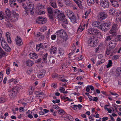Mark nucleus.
<instances>
[{
    "instance_id": "f257e3e1",
    "label": "nucleus",
    "mask_w": 121,
    "mask_h": 121,
    "mask_svg": "<svg viewBox=\"0 0 121 121\" xmlns=\"http://www.w3.org/2000/svg\"><path fill=\"white\" fill-rule=\"evenodd\" d=\"M97 40L95 37H90L88 39L87 43L89 46L95 47L97 44Z\"/></svg>"
},
{
    "instance_id": "f03ea898",
    "label": "nucleus",
    "mask_w": 121,
    "mask_h": 121,
    "mask_svg": "<svg viewBox=\"0 0 121 121\" xmlns=\"http://www.w3.org/2000/svg\"><path fill=\"white\" fill-rule=\"evenodd\" d=\"M111 25V23L110 22L101 24L100 29L103 31H106L109 29Z\"/></svg>"
},
{
    "instance_id": "7ed1b4c3",
    "label": "nucleus",
    "mask_w": 121,
    "mask_h": 121,
    "mask_svg": "<svg viewBox=\"0 0 121 121\" xmlns=\"http://www.w3.org/2000/svg\"><path fill=\"white\" fill-rule=\"evenodd\" d=\"M56 17L59 19H60V20L64 23L65 24L68 23L67 20L65 18V17L63 13L60 12L57 16Z\"/></svg>"
},
{
    "instance_id": "20e7f679",
    "label": "nucleus",
    "mask_w": 121,
    "mask_h": 121,
    "mask_svg": "<svg viewBox=\"0 0 121 121\" xmlns=\"http://www.w3.org/2000/svg\"><path fill=\"white\" fill-rule=\"evenodd\" d=\"M28 6L27 12H30L31 15H32L34 11V5L33 4L31 3H29L27 4Z\"/></svg>"
},
{
    "instance_id": "39448f33",
    "label": "nucleus",
    "mask_w": 121,
    "mask_h": 121,
    "mask_svg": "<svg viewBox=\"0 0 121 121\" xmlns=\"http://www.w3.org/2000/svg\"><path fill=\"white\" fill-rule=\"evenodd\" d=\"M58 37H64L66 35V32L63 29H61L57 31L56 33Z\"/></svg>"
},
{
    "instance_id": "423d86ee",
    "label": "nucleus",
    "mask_w": 121,
    "mask_h": 121,
    "mask_svg": "<svg viewBox=\"0 0 121 121\" xmlns=\"http://www.w3.org/2000/svg\"><path fill=\"white\" fill-rule=\"evenodd\" d=\"M107 16V14L105 12H101L98 16V18L99 20L102 21L106 18Z\"/></svg>"
},
{
    "instance_id": "0eeeda50",
    "label": "nucleus",
    "mask_w": 121,
    "mask_h": 121,
    "mask_svg": "<svg viewBox=\"0 0 121 121\" xmlns=\"http://www.w3.org/2000/svg\"><path fill=\"white\" fill-rule=\"evenodd\" d=\"M16 89V87H14L11 90H8V92L9 93V96L11 99H13L15 97L16 95L15 91Z\"/></svg>"
},
{
    "instance_id": "6e6552de",
    "label": "nucleus",
    "mask_w": 121,
    "mask_h": 121,
    "mask_svg": "<svg viewBox=\"0 0 121 121\" xmlns=\"http://www.w3.org/2000/svg\"><path fill=\"white\" fill-rule=\"evenodd\" d=\"M68 17L73 23H74L76 22V18L74 13L73 12Z\"/></svg>"
},
{
    "instance_id": "1a4fd4ad",
    "label": "nucleus",
    "mask_w": 121,
    "mask_h": 121,
    "mask_svg": "<svg viewBox=\"0 0 121 121\" xmlns=\"http://www.w3.org/2000/svg\"><path fill=\"white\" fill-rule=\"evenodd\" d=\"M117 45V43L115 40H111L109 43V46L111 49L114 48Z\"/></svg>"
},
{
    "instance_id": "9d476101",
    "label": "nucleus",
    "mask_w": 121,
    "mask_h": 121,
    "mask_svg": "<svg viewBox=\"0 0 121 121\" xmlns=\"http://www.w3.org/2000/svg\"><path fill=\"white\" fill-rule=\"evenodd\" d=\"M117 28V26L116 25L113 26L109 32V33L112 35H115L116 34V30Z\"/></svg>"
},
{
    "instance_id": "9b49d317",
    "label": "nucleus",
    "mask_w": 121,
    "mask_h": 121,
    "mask_svg": "<svg viewBox=\"0 0 121 121\" xmlns=\"http://www.w3.org/2000/svg\"><path fill=\"white\" fill-rule=\"evenodd\" d=\"M45 73L46 71L45 70H41L39 71L37 74V76L39 78H41L44 76Z\"/></svg>"
},
{
    "instance_id": "f8f14e48",
    "label": "nucleus",
    "mask_w": 121,
    "mask_h": 121,
    "mask_svg": "<svg viewBox=\"0 0 121 121\" xmlns=\"http://www.w3.org/2000/svg\"><path fill=\"white\" fill-rule=\"evenodd\" d=\"M15 40L16 41V43L18 46H20L23 44L22 40L20 36H17V38L15 39Z\"/></svg>"
},
{
    "instance_id": "ddd939ff",
    "label": "nucleus",
    "mask_w": 121,
    "mask_h": 121,
    "mask_svg": "<svg viewBox=\"0 0 121 121\" xmlns=\"http://www.w3.org/2000/svg\"><path fill=\"white\" fill-rule=\"evenodd\" d=\"M100 5L103 7L107 8L108 7L109 4L108 1L107 0H105L104 1L101 2Z\"/></svg>"
},
{
    "instance_id": "4468645a",
    "label": "nucleus",
    "mask_w": 121,
    "mask_h": 121,
    "mask_svg": "<svg viewBox=\"0 0 121 121\" xmlns=\"http://www.w3.org/2000/svg\"><path fill=\"white\" fill-rule=\"evenodd\" d=\"M38 22L39 24H43L47 22V19L43 17H40L38 18Z\"/></svg>"
},
{
    "instance_id": "2eb2a0df",
    "label": "nucleus",
    "mask_w": 121,
    "mask_h": 121,
    "mask_svg": "<svg viewBox=\"0 0 121 121\" xmlns=\"http://www.w3.org/2000/svg\"><path fill=\"white\" fill-rule=\"evenodd\" d=\"M101 23L99 22L94 21L92 23V25L94 26L97 27L100 29L101 27Z\"/></svg>"
},
{
    "instance_id": "dca6fc26",
    "label": "nucleus",
    "mask_w": 121,
    "mask_h": 121,
    "mask_svg": "<svg viewBox=\"0 0 121 121\" xmlns=\"http://www.w3.org/2000/svg\"><path fill=\"white\" fill-rule=\"evenodd\" d=\"M57 49L56 47L53 46H51L49 50L50 52L52 54H55L56 52Z\"/></svg>"
},
{
    "instance_id": "f3484780",
    "label": "nucleus",
    "mask_w": 121,
    "mask_h": 121,
    "mask_svg": "<svg viewBox=\"0 0 121 121\" xmlns=\"http://www.w3.org/2000/svg\"><path fill=\"white\" fill-rule=\"evenodd\" d=\"M94 32L93 35H101V33L99 30L95 29H94Z\"/></svg>"
},
{
    "instance_id": "a211bd4d",
    "label": "nucleus",
    "mask_w": 121,
    "mask_h": 121,
    "mask_svg": "<svg viewBox=\"0 0 121 121\" xmlns=\"http://www.w3.org/2000/svg\"><path fill=\"white\" fill-rule=\"evenodd\" d=\"M9 32H7L6 33V36L7 38L8 42L10 43H11L12 41L11 40L10 37L9 35Z\"/></svg>"
},
{
    "instance_id": "6ab92c4d",
    "label": "nucleus",
    "mask_w": 121,
    "mask_h": 121,
    "mask_svg": "<svg viewBox=\"0 0 121 121\" xmlns=\"http://www.w3.org/2000/svg\"><path fill=\"white\" fill-rule=\"evenodd\" d=\"M37 9L38 10L40 9H44L45 8V6L43 5L40 4H37Z\"/></svg>"
},
{
    "instance_id": "aec40b11",
    "label": "nucleus",
    "mask_w": 121,
    "mask_h": 121,
    "mask_svg": "<svg viewBox=\"0 0 121 121\" xmlns=\"http://www.w3.org/2000/svg\"><path fill=\"white\" fill-rule=\"evenodd\" d=\"M30 58L32 59H34L37 58L38 56L36 54L34 53H31L29 54Z\"/></svg>"
},
{
    "instance_id": "412c9836",
    "label": "nucleus",
    "mask_w": 121,
    "mask_h": 121,
    "mask_svg": "<svg viewBox=\"0 0 121 121\" xmlns=\"http://www.w3.org/2000/svg\"><path fill=\"white\" fill-rule=\"evenodd\" d=\"M50 4L51 6L54 8H57V5L54 0H51L50 2Z\"/></svg>"
},
{
    "instance_id": "4be33fe9",
    "label": "nucleus",
    "mask_w": 121,
    "mask_h": 121,
    "mask_svg": "<svg viewBox=\"0 0 121 121\" xmlns=\"http://www.w3.org/2000/svg\"><path fill=\"white\" fill-rule=\"evenodd\" d=\"M87 3L89 5H91L92 4H93L96 1V3H98V2H97V0H87Z\"/></svg>"
},
{
    "instance_id": "5701e85b",
    "label": "nucleus",
    "mask_w": 121,
    "mask_h": 121,
    "mask_svg": "<svg viewBox=\"0 0 121 121\" xmlns=\"http://www.w3.org/2000/svg\"><path fill=\"white\" fill-rule=\"evenodd\" d=\"M6 14L8 17H10L11 14V12L10 10L8 8L6 9L5 10Z\"/></svg>"
},
{
    "instance_id": "b1692460",
    "label": "nucleus",
    "mask_w": 121,
    "mask_h": 121,
    "mask_svg": "<svg viewBox=\"0 0 121 121\" xmlns=\"http://www.w3.org/2000/svg\"><path fill=\"white\" fill-rule=\"evenodd\" d=\"M5 55L4 52L0 46V58H1L2 56H4Z\"/></svg>"
},
{
    "instance_id": "393cba45",
    "label": "nucleus",
    "mask_w": 121,
    "mask_h": 121,
    "mask_svg": "<svg viewBox=\"0 0 121 121\" xmlns=\"http://www.w3.org/2000/svg\"><path fill=\"white\" fill-rule=\"evenodd\" d=\"M22 4H21L22 6L25 9V14L28 15V9H27L26 5L23 3H22Z\"/></svg>"
},
{
    "instance_id": "a878e982",
    "label": "nucleus",
    "mask_w": 121,
    "mask_h": 121,
    "mask_svg": "<svg viewBox=\"0 0 121 121\" xmlns=\"http://www.w3.org/2000/svg\"><path fill=\"white\" fill-rule=\"evenodd\" d=\"M26 65L28 66H32L33 64V62L29 60H28L26 62Z\"/></svg>"
},
{
    "instance_id": "bb28decb",
    "label": "nucleus",
    "mask_w": 121,
    "mask_h": 121,
    "mask_svg": "<svg viewBox=\"0 0 121 121\" xmlns=\"http://www.w3.org/2000/svg\"><path fill=\"white\" fill-rule=\"evenodd\" d=\"M112 4L113 6L115 7H117L119 5L117 2L115 0H114Z\"/></svg>"
},
{
    "instance_id": "cd10ccee",
    "label": "nucleus",
    "mask_w": 121,
    "mask_h": 121,
    "mask_svg": "<svg viewBox=\"0 0 121 121\" xmlns=\"http://www.w3.org/2000/svg\"><path fill=\"white\" fill-rule=\"evenodd\" d=\"M48 55V53H46L43 56L42 60L44 62L47 63V58Z\"/></svg>"
},
{
    "instance_id": "c85d7f7f",
    "label": "nucleus",
    "mask_w": 121,
    "mask_h": 121,
    "mask_svg": "<svg viewBox=\"0 0 121 121\" xmlns=\"http://www.w3.org/2000/svg\"><path fill=\"white\" fill-rule=\"evenodd\" d=\"M13 13V16L14 17L15 20H17L18 17V14L15 12H14Z\"/></svg>"
},
{
    "instance_id": "c756f323",
    "label": "nucleus",
    "mask_w": 121,
    "mask_h": 121,
    "mask_svg": "<svg viewBox=\"0 0 121 121\" xmlns=\"http://www.w3.org/2000/svg\"><path fill=\"white\" fill-rule=\"evenodd\" d=\"M47 9L48 13V14L53 13V9L51 7H48L47 8Z\"/></svg>"
},
{
    "instance_id": "7c9ffc66",
    "label": "nucleus",
    "mask_w": 121,
    "mask_h": 121,
    "mask_svg": "<svg viewBox=\"0 0 121 121\" xmlns=\"http://www.w3.org/2000/svg\"><path fill=\"white\" fill-rule=\"evenodd\" d=\"M64 53V49L61 48H60L59 49V53L60 56L63 55Z\"/></svg>"
},
{
    "instance_id": "2f4dec72",
    "label": "nucleus",
    "mask_w": 121,
    "mask_h": 121,
    "mask_svg": "<svg viewBox=\"0 0 121 121\" xmlns=\"http://www.w3.org/2000/svg\"><path fill=\"white\" fill-rule=\"evenodd\" d=\"M48 16L50 19L53 21L54 20V15L53 13H50L48 14Z\"/></svg>"
},
{
    "instance_id": "473e14b6",
    "label": "nucleus",
    "mask_w": 121,
    "mask_h": 121,
    "mask_svg": "<svg viewBox=\"0 0 121 121\" xmlns=\"http://www.w3.org/2000/svg\"><path fill=\"white\" fill-rule=\"evenodd\" d=\"M3 48L5 51L7 52L10 51L11 50L10 48L8 45H7V46Z\"/></svg>"
},
{
    "instance_id": "72a5a7b5",
    "label": "nucleus",
    "mask_w": 121,
    "mask_h": 121,
    "mask_svg": "<svg viewBox=\"0 0 121 121\" xmlns=\"http://www.w3.org/2000/svg\"><path fill=\"white\" fill-rule=\"evenodd\" d=\"M83 29L84 28L82 27V26L80 25L77 30V32L78 33L81 32L82 31Z\"/></svg>"
},
{
    "instance_id": "f704fd0d",
    "label": "nucleus",
    "mask_w": 121,
    "mask_h": 121,
    "mask_svg": "<svg viewBox=\"0 0 121 121\" xmlns=\"http://www.w3.org/2000/svg\"><path fill=\"white\" fill-rule=\"evenodd\" d=\"M65 12L66 13L68 17L73 12L70 10L67 9L65 11Z\"/></svg>"
},
{
    "instance_id": "c9c22d12",
    "label": "nucleus",
    "mask_w": 121,
    "mask_h": 121,
    "mask_svg": "<svg viewBox=\"0 0 121 121\" xmlns=\"http://www.w3.org/2000/svg\"><path fill=\"white\" fill-rule=\"evenodd\" d=\"M116 11L114 9H112L109 10V13L110 15H113Z\"/></svg>"
},
{
    "instance_id": "e433bc0d",
    "label": "nucleus",
    "mask_w": 121,
    "mask_h": 121,
    "mask_svg": "<svg viewBox=\"0 0 121 121\" xmlns=\"http://www.w3.org/2000/svg\"><path fill=\"white\" fill-rule=\"evenodd\" d=\"M94 29L90 28L88 30V33L90 34L93 35L94 32Z\"/></svg>"
},
{
    "instance_id": "4c0bfd02",
    "label": "nucleus",
    "mask_w": 121,
    "mask_h": 121,
    "mask_svg": "<svg viewBox=\"0 0 121 121\" xmlns=\"http://www.w3.org/2000/svg\"><path fill=\"white\" fill-rule=\"evenodd\" d=\"M57 111L59 114H64L65 113V111L61 109H60Z\"/></svg>"
},
{
    "instance_id": "58836bf2",
    "label": "nucleus",
    "mask_w": 121,
    "mask_h": 121,
    "mask_svg": "<svg viewBox=\"0 0 121 121\" xmlns=\"http://www.w3.org/2000/svg\"><path fill=\"white\" fill-rule=\"evenodd\" d=\"M5 23L7 27H11L12 26V25L11 24L10 22L8 21L5 22Z\"/></svg>"
},
{
    "instance_id": "ea45409f",
    "label": "nucleus",
    "mask_w": 121,
    "mask_h": 121,
    "mask_svg": "<svg viewBox=\"0 0 121 121\" xmlns=\"http://www.w3.org/2000/svg\"><path fill=\"white\" fill-rule=\"evenodd\" d=\"M112 62L111 60H109L108 62V63L107 65V68L110 67L112 66Z\"/></svg>"
},
{
    "instance_id": "a19ab883",
    "label": "nucleus",
    "mask_w": 121,
    "mask_h": 121,
    "mask_svg": "<svg viewBox=\"0 0 121 121\" xmlns=\"http://www.w3.org/2000/svg\"><path fill=\"white\" fill-rule=\"evenodd\" d=\"M65 78L64 76L63 75H59L58 76V79L61 81L63 79H64Z\"/></svg>"
},
{
    "instance_id": "79ce46f5",
    "label": "nucleus",
    "mask_w": 121,
    "mask_h": 121,
    "mask_svg": "<svg viewBox=\"0 0 121 121\" xmlns=\"http://www.w3.org/2000/svg\"><path fill=\"white\" fill-rule=\"evenodd\" d=\"M4 13L3 12H0V20H2L4 19Z\"/></svg>"
},
{
    "instance_id": "37998d69",
    "label": "nucleus",
    "mask_w": 121,
    "mask_h": 121,
    "mask_svg": "<svg viewBox=\"0 0 121 121\" xmlns=\"http://www.w3.org/2000/svg\"><path fill=\"white\" fill-rule=\"evenodd\" d=\"M117 73L119 74H121V67H118L116 69Z\"/></svg>"
},
{
    "instance_id": "c03bdc74",
    "label": "nucleus",
    "mask_w": 121,
    "mask_h": 121,
    "mask_svg": "<svg viewBox=\"0 0 121 121\" xmlns=\"http://www.w3.org/2000/svg\"><path fill=\"white\" fill-rule=\"evenodd\" d=\"M47 29V28L45 26H43L40 29V31L41 32H44Z\"/></svg>"
},
{
    "instance_id": "a18cd8bd",
    "label": "nucleus",
    "mask_w": 121,
    "mask_h": 121,
    "mask_svg": "<svg viewBox=\"0 0 121 121\" xmlns=\"http://www.w3.org/2000/svg\"><path fill=\"white\" fill-rule=\"evenodd\" d=\"M54 12L56 15L57 16L60 13V12L58 9H56L54 10Z\"/></svg>"
},
{
    "instance_id": "49530a36",
    "label": "nucleus",
    "mask_w": 121,
    "mask_h": 121,
    "mask_svg": "<svg viewBox=\"0 0 121 121\" xmlns=\"http://www.w3.org/2000/svg\"><path fill=\"white\" fill-rule=\"evenodd\" d=\"M59 75L56 73L54 74H52V77L54 78L58 79Z\"/></svg>"
},
{
    "instance_id": "de8ad7c7",
    "label": "nucleus",
    "mask_w": 121,
    "mask_h": 121,
    "mask_svg": "<svg viewBox=\"0 0 121 121\" xmlns=\"http://www.w3.org/2000/svg\"><path fill=\"white\" fill-rule=\"evenodd\" d=\"M119 56L118 55H115L113 56L112 57V59L113 60H116L118 59Z\"/></svg>"
},
{
    "instance_id": "09e8293b",
    "label": "nucleus",
    "mask_w": 121,
    "mask_h": 121,
    "mask_svg": "<svg viewBox=\"0 0 121 121\" xmlns=\"http://www.w3.org/2000/svg\"><path fill=\"white\" fill-rule=\"evenodd\" d=\"M73 106L75 107H78L79 109H80L82 107V105L80 104H79L77 105H74Z\"/></svg>"
},
{
    "instance_id": "8fccbe9b",
    "label": "nucleus",
    "mask_w": 121,
    "mask_h": 121,
    "mask_svg": "<svg viewBox=\"0 0 121 121\" xmlns=\"http://www.w3.org/2000/svg\"><path fill=\"white\" fill-rule=\"evenodd\" d=\"M1 45L2 47L3 48L7 46V45H8L7 43L6 42H2L1 43Z\"/></svg>"
},
{
    "instance_id": "3c124183",
    "label": "nucleus",
    "mask_w": 121,
    "mask_h": 121,
    "mask_svg": "<svg viewBox=\"0 0 121 121\" xmlns=\"http://www.w3.org/2000/svg\"><path fill=\"white\" fill-rule=\"evenodd\" d=\"M64 3L67 5L69 4L70 2V0H63Z\"/></svg>"
},
{
    "instance_id": "603ef678",
    "label": "nucleus",
    "mask_w": 121,
    "mask_h": 121,
    "mask_svg": "<svg viewBox=\"0 0 121 121\" xmlns=\"http://www.w3.org/2000/svg\"><path fill=\"white\" fill-rule=\"evenodd\" d=\"M6 100L2 97L0 98V103H3L5 102Z\"/></svg>"
},
{
    "instance_id": "864d4df0",
    "label": "nucleus",
    "mask_w": 121,
    "mask_h": 121,
    "mask_svg": "<svg viewBox=\"0 0 121 121\" xmlns=\"http://www.w3.org/2000/svg\"><path fill=\"white\" fill-rule=\"evenodd\" d=\"M110 48H109V49H107L106 52V54L108 55L110 53V51L111 50V49Z\"/></svg>"
},
{
    "instance_id": "5fc2aeb1",
    "label": "nucleus",
    "mask_w": 121,
    "mask_h": 121,
    "mask_svg": "<svg viewBox=\"0 0 121 121\" xmlns=\"http://www.w3.org/2000/svg\"><path fill=\"white\" fill-rule=\"evenodd\" d=\"M41 37L39 39V40L41 41L42 40H43L44 38V36L43 34H42L41 36Z\"/></svg>"
},
{
    "instance_id": "6e6d98bb",
    "label": "nucleus",
    "mask_w": 121,
    "mask_h": 121,
    "mask_svg": "<svg viewBox=\"0 0 121 121\" xmlns=\"http://www.w3.org/2000/svg\"><path fill=\"white\" fill-rule=\"evenodd\" d=\"M50 34V29H49L48 31V32L46 35V37L47 38H48L49 36V35Z\"/></svg>"
},
{
    "instance_id": "4d7b16f0",
    "label": "nucleus",
    "mask_w": 121,
    "mask_h": 121,
    "mask_svg": "<svg viewBox=\"0 0 121 121\" xmlns=\"http://www.w3.org/2000/svg\"><path fill=\"white\" fill-rule=\"evenodd\" d=\"M56 37V36L55 35H52L51 36V38L52 40H55V39Z\"/></svg>"
},
{
    "instance_id": "13d9d810",
    "label": "nucleus",
    "mask_w": 121,
    "mask_h": 121,
    "mask_svg": "<svg viewBox=\"0 0 121 121\" xmlns=\"http://www.w3.org/2000/svg\"><path fill=\"white\" fill-rule=\"evenodd\" d=\"M35 94H37V95H44V94L43 92H41L40 91L36 92L35 93Z\"/></svg>"
},
{
    "instance_id": "bf43d9fd",
    "label": "nucleus",
    "mask_w": 121,
    "mask_h": 121,
    "mask_svg": "<svg viewBox=\"0 0 121 121\" xmlns=\"http://www.w3.org/2000/svg\"><path fill=\"white\" fill-rule=\"evenodd\" d=\"M10 69L9 68H8L6 70V74L9 75V74L10 73Z\"/></svg>"
},
{
    "instance_id": "052dcab7",
    "label": "nucleus",
    "mask_w": 121,
    "mask_h": 121,
    "mask_svg": "<svg viewBox=\"0 0 121 121\" xmlns=\"http://www.w3.org/2000/svg\"><path fill=\"white\" fill-rule=\"evenodd\" d=\"M9 2L10 6L12 7H13L14 5L13 4L14 2L9 1Z\"/></svg>"
},
{
    "instance_id": "680f3d73",
    "label": "nucleus",
    "mask_w": 121,
    "mask_h": 121,
    "mask_svg": "<svg viewBox=\"0 0 121 121\" xmlns=\"http://www.w3.org/2000/svg\"><path fill=\"white\" fill-rule=\"evenodd\" d=\"M83 76H80L79 77H77L76 79L77 80H80L82 78H83Z\"/></svg>"
},
{
    "instance_id": "e2e57ef3",
    "label": "nucleus",
    "mask_w": 121,
    "mask_h": 121,
    "mask_svg": "<svg viewBox=\"0 0 121 121\" xmlns=\"http://www.w3.org/2000/svg\"><path fill=\"white\" fill-rule=\"evenodd\" d=\"M86 91L87 92H89L90 91V86H88L86 88Z\"/></svg>"
},
{
    "instance_id": "0e129e2a",
    "label": "nucleus",
    "mask_w": 121,
    "mask_h": 121,
    "mask_svg": "<svg viewBox=\"0 0 121 121\" xmlns=\"http://www.w3.org/2000/svg\"><path fill=\"white\" fill-rule=\"evenodd\" d=\"M53 106L54 108L56 109H59V107L58 106L56 105H53Z\"/></svg>"
},
{
    "instance_id": "69168bd1",
    "label": "nucleus",
    "mask_w": 121,
    "mask_h": 121,
    "mask_svg": "<svg viewBox=\"0 0 121 121\" xmlns=\"http://www.w3.org/2000/svg\"><path fill=\"white\" fill-rule=\"evenodd\" d=\"M117 38H118V40L119 41H121V35H118Z\"/></svg>"
},
{
    "instance_id": "338daca9",
    "label": "nucleus",
    "mask_w": 121,
    "mask_h": 121,
    "mask_svg": "<svg viewBox=\"0 0 121 121\" xmlns=\"http://www.w3.org/2000/svg\"><path fill=\"white\" fill-rule=\"evenodd\" d=\"M65 89L64 88L61 87L60 88L59 90L61 92H64V91L65 90Z\"/></svg>"
},
{
    "instance_id": "774afa93",
    "label": "nucleus",
    "mask_w": 121,
    "mask_h": 121,
    "mask_svg": "<svg viewBox=\"0 0 121 121\" xmlns=\"http://www.w3.org/2000/svg\"><path fill=\"white\" fill-rule=\"evenodd\" d=\"M37 45L40 48H43V45L41 43H40L39 44H38Z\"/></svg>"
}]
</instances>
